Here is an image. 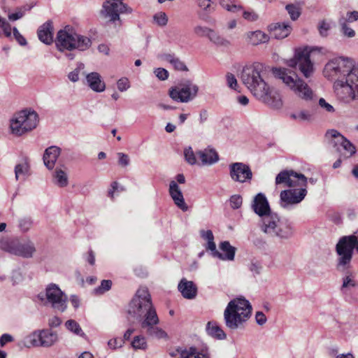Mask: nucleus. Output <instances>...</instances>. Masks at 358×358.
Segmentation results:
<instances>
[{
  "label": "nucleus",
  "mask_w": 358,
  "mask_h": 358,
  "mask_svg": "<svg viewBox=\"0 0 358 358\" xmlns=\"http://www.w3.org/2000/svg\"><path fill=\"white\" fill-rule=\"evenodd\" d=\"M323 75L335 80V92L341 101L350 103L358 99V64L354 65L348 58H334L325 64Z\"/></svg>",
  "instance_id": "f257e3e1"
},
{
  "label": "nucleus",
  "mask_w": 358,
  "mask_h": 358,
  "mask_svg": "<svg viewBox=\"0 0 358 358\" xmlns=\"http://www.w3.org/2000/svg\"><path fill=\"white\" fill-rule=\"evenodd\" d=\"M266 66L255 62L243 68L241 80L257 99L273 108L279 109L282 106L280 94L266 83Z\"/></svg>",
  "instance_id": "f03ea898"
},
{
  "label": "nucleus",
  "mask_w": 358,
  "mask_h": 358,
  "mask_svg": "<svg viewBox=\"0 0 358 358\" xmlns=\"http://www.w3.org/2000/svg\"><path fill=\"white\" fill-rule=\"evenodd\" d=\"M307 178L293 170L280 171L275 177L276 185H283L289 189L281 191L280 204L287 208L301 203L307 194Z\"/></svg>",
  "instance_id": "7ed1b4c3"
},
{
  "label": "nucleus",
  "mask_w": 358,
  "mask_h": 358,
  "mask_svg": "<svg viewBox=\"0 0 358 358\" xmlns=\"http://www.w3.org/2000/svg\"><path fill=\"white\" fill-rule=\"evenodd\" d=\"M273 73L299 99L306 102L316 101L317 95L315 91L293 71L286 68H278L273 70Z\"/></svg>",
  "instance_id": "20e7f679"
},
{
  "label": "nucleus",
  "mask_w": 358,
  "mask_h": 358,
  "mask_svg": "<svg viewBox=\"0 0 358 358\" xmlns=\"http://www.w3.org/2000/svg\"><path fill=\"white\" fill-rule=\"evenodd\" d=\"M252 305L244 297L231 300L224 310L225 325L231 330L243 327L252 314Z\"/></svg>",
  "instance_id": "39448f33"
},
{
  "label": "nucleus",
  "mask_w": 358,
  "mask_h": 358,
  "mask_svg": "<svg viewBox=\"0 0 358 358\" xmlns=\"http://www.w3.org/2000/svg\"><path fill=\"white\" fill-rule=\"evenodd\" d=\"M55 42L60 52L73 50L85 51L92 45V41L89 37L78 34L70 26H66L57 32Z\"/></svg>",
  "instance_id": "423d86ee"
},
{
  "label": "nucleus",
  "mask_w": 358,
  "mask_h": 358,
  "mask_svg": "<svg viewBox=\"0 0 358 358\" xmlns=\"http://www.w3.org/2000/svg\"><path fill=\"white\" fill-rule=\"evenodd\" d=\"M354 250L358 253V235L343 236L339 238L336 245V269L338 271L344 272L351 267Z\"/></svg>",
  "instance_id": "0eeeda50"
},
{
  "label": "nucleus",
  "mask_w": 358,
  "mask_h": 358,
  "mask_svg": "<svg viewBox=\"0 0 358 358\" xmlns=\"http://www.w3.org/2000/svg\"><path fill=\"white\" fill-rule=\"evenodd\" d=\"M259 227L266 234L280 239H288L292 236L294 233L291 224L287 221L281 220L279 216L274 213L261 219Z\"/></svg>",
  "instance_id": "6e6552de"
},
{
  "label": "nucleus",
  "mask_w": 358,
  "mask_h": 358,
  "mask_svg": "<svg viewBox=\"0 0 358 358\" xmlns=\"http://www.w3.org/2000/svg\"><path fill=\"white\" fill-rule=\"evenodd\" d=\"M38 123V115L34 111L24 110L15 114L10 120L12 134L20 136L32 129Z\"/></svg>",
  "instance_id": "1a4fd4ad"
},
{
  "label": "nucleus",
  "mask_w": 358,
  "mask_h": 358,
  "mask_svg": "<svg viewBox=\"0 0 358 358\" xmlns=\"http://www.w3.org/2000/svg\"><path fill=\"white\" fill-rule=\"evenodd\" d=\"M0 248L23 258H31L36 252L34 243L29 239L20 241L17 238H3L0 240Z\"/></svg>",
  "instance_id": "9d476101"
},
{
  "label": "nucleus",
  "mask_w": 358,
  "mask_h": 358,
  "mask_svg": "<svg viewBox=\"0 0 358 358\" xmlns=\"http://www.w3.org/2000/svg\"><path fill=\"white\" fill-rule=\"evenodd\" d=\"M38 298L45 301V304L50 305L55 311L64 313L67 309V295L56 284L48 285L45 293H40Z\"/></svg>",
  "instance_id": "9b49d317"
},
{
  "label": "nucleus",
  "mask_w": 358,
  "mask_h": 358,
  "mask_svg": "<svg viewBox=\"0 0 358 358\" xmlns=\"http://www.w3.org/2000/svg\"><path fill=\"white\" fill-rule=\"evenodd\" d=\"M150 294L147 287H140L127 308L129 317L138 320L152 306Z\"/></svg>",
  "instance_id": "f8f14e48"
},
{
  "label": "nucleus",
  "mask_w": 358,
  "mask_h": 358,
  "mask_svg": "<svg viewBox=\"0 0 358 358\" xmlns=\"http://www.w3.org/2000/svg\"><path fill=\"white\" fill-rule=\"evenodd\" d=\"M138 320L140 321L141 329L148 336L157 339L168 338L166 332L157 326L159 319L153 306L142 315V317H139Z\"/></svg>",
  "instance_id": "ddd939ff"
},
{
  "label": "nucleus",
  "mask_w": 358,
  "mask_h": 358,
  "mask_svg": "<svg viewBox=\"0 0 358 358\" xmlns=\"http://www.w3.org/2000/svg\"><path fill=\"white\" fill-rule=\"evenodd\" d=\"M287 64L291 68L298 66L306 78L311 77L315 71L314 64L310 60V51L307 48L296 49L294 57L289 59Z\"/></svg>",
  "instance_id": "4468645a"
},
{
  "label": "nucleus",
  "mask_w": 358,
  "mask_h": 358,
  "mask_svg": "<svg viewBox=\"0 0 358 358\" xmlns=\"http://www.w3.org/2000/svg\"><path fill=\"white\" fill-rule=\"evenodd\" d=\"M199 87L190 80H186L169 90V94L175 101L188 103L197 95Z\"/></svg>",
  "instance_id": "2eb2a0df"
},
{
  "label": "nucleus",
  "mask_w": 358,
  "mask_h": 358,
  "mask_svg": "<svg viewBox=\"0 0 358 358\" xmlns=\"http://www.w3.org/2000/svg\"><path fill=\"white\" fill-rule=\"evenodd\" d=\"M326 138L329 139V143L345 158L351 157L356 152L355 145L336 130L328 131L326 133Z\"/></svg>",
  "instance_id": "dca6fc26"
},
{
  "label": "nucleus",
  "mask_w": 358,
  "mask_h": 358,
  "mask_svg": "<svg viewBox=\"0 0 358 358\" xmlns=\"http://www.w3.org/2000/svg\"><path fill=\"white\" fill-rule=\"evenodd\" d=\"M123 0H105L103 4L102 13L110 21L120 20V14H130L132 9L122 2Z\"/></svg>",
  "instance_id": "f3484780"
},
{
  "label": "nucleus",
  "mask_w": 358,
  "mask_h": 358,
  "mask_svg": "<svg viewBox=\"0 0 358 358\" xmlns=\"http://www.w3.org/2000/svg\"><path fill=\"white\" fill-rule=\"evenodd\" d=\"M231 179L237 182H250L252 178V172L250 167L243 162H234L229 166Z\"/></svg>",
  "instance_id": "a211bd4d"
},
{
  "label": "nucleus",
  "mask_w": 358,
  "mask_h": 358,
  "mask_svg": "<svg viewBox=\"0 0 358 358\" xmlns=\"http://www.w3.org/2000/svg\"><path fill=\"white\" fill-rule=\"evenodd\" d=\"M176 352L179 358H211L209 349L206 345L178 348Z\"/></svg>",
  "instance_id": "6ab92c4d"
},
{
  "label": "nucleus",
  "mask_w": 358,
  "mask_h": 358,
  "mask_svg": "<svg viewBox=\"0 0 358 358\" xmlns=\"http://www.w3.org/2000/svg\"><path fill=\"white\" fill-rule=\"evenodd\" d=\"M252 208L261 219L266 217V215L272 213L268 200L262 193H258L255 196L252 203Z\"/></svg>",
  "instance_id": "aec40b11"
},
{
  "label": "nucleus",
  "mask_w": 358,
  "mask_h": 358,
  "mask_svg": "<svg viewBox=\"0 0 358 358\" xmlns=\"http://www.w3.org/2000/svg\"><path fill=\"white\" fill-rule=\"evenodd\" d=\"M169 193L175 205L178 208L182 211H187L188 210V206L185 201L182 190L175 180H171L170 182Z\"/></svg>",
  "instance_id": "412c9836"
},
{
  "label": "nucleus",
  "mask_w": 358,
  "mask_h": 358,
  "mask_svg": "<svg viewBox=\"0 0 358 358\" xmlns=\"http://www.w3.org/2000/svg\"><path fill=\"white\" fill-rule=\"evenodd\" d=\"M200 166H211L219 161L217 152L213 148H207L196 152Z\"/></svg>",
  "instance_id": "4be33fe9"
},
{
  "label": "nucleus",
  "mask_w": 358,
  "mask_h": 358,
  "mask_svg": "<svg viewBox=\"0 0 358 358\" xmlns=\"http://www.w3.org/2000/svg\"><path fill=\"white\" fill-rule=\"evenodd\" d=\"M86 85L95 92L101 93L106 90V83L101 76L97 72L86 74Z\"/></svg>",
  "instance_id": "5701e85b"
},
{
  "label": "nucleus",
  "mask_w": 358,
  "mask_h": 358,
  "mask_svg": "<svg viewBox=\"0 0 358 358\" xmlns=\"http://www.w3.org/2000/svg\"><path fill=\"white\" fill-rule=\"evenodd\" d=\"M220 250L224 252L222 254L217 251L216 248L212 253L214 257L219 258L222 260L233 261L234 259L236 248L231 246L229 241H223L220 244Z\"/></svg>",
  "instance_id": "b1692460"
},
{
  "label": "nucleus",
  "mask_w": 358,
  "mask_h": 358,
  "mask_svg": "<svg viewBox=\"0 0 358 358\" xmlns=\"http://www.w3.org/2000/svg\"><path fill=\"white\" fill-rule=\"evenodd\" d=\"M178 288L182 296L185 299H192L196 296L197 287L192 281L182 278L178 283Z\"/></svg>",
  "instance_id": "393cba45"
},
{
  "label": "nucleus",
  "mask_w": 358,
  "mask_h": 358,
  "mask_svg": "<svg viewBox=\"0 0 358 358\" xmlns=\"http://www.w3.org/2000/svg\"><path fill=\"white\" fill-rule=\"evenodd\" d=\"M271 34L277 39H282L289 35L292 27L288 23H275L268 27Z\"/></svg>",
  "instance_id": "a878e982"
},
{
  "label": "nucleus",
  "mask_w": 358,
  "mask_h": 358,
  "mask_svg": "<svg viewBox=\"0 0 358 358\" xmlns=\"http://www.w3.org/2000/svg\"><path fill=\"white\" fill-rule=\"evenodd\" d=\"M61 153V149L57 146L48 148L43 155V162L45 166L50 170L52 169Z\"/></svg>",
  "instance_id": "bb28decb"
},
{
  "label": "nucleus",
  "mask_w": 358,
  "mask_h": 358,
  "mask_svg": "<svg viewBox=\"0 0 358 358\" xmlns=\"http://www.w3.org/2000/svg\"><path fill=\"white\" fill-rule=\"evenodd\" d=\"M15 178L17 181H25L31 175L30 164L27 159H24L15 166Z\"/></svg>",
  "instance_id": "cd10ccee"
},
{
  "label": "nucleus",
  "mask_w": 358,
  "mask_h": 358,
  "mask_svg": "<svg viewBox=\"0 0 358 358\" xmlns=\"http://www.w3.org/2000/svg\"><path fill=\"white\" fill-rule=\"evenodd\" d=\"M245 37L246 42L252 45H258L269 41V36L260 30L248 31Z\"/></svg>",
  "instance_id": "c85d7f7f"
},
{
  "label": "nucleus",
  "mask_w": 358,
  "mask_h": 358,
  "mask_svg": "<svg viewBox=\"0 0 358 358\" xmlns=\"http://www.w3.org/2000/svg\"><path fill=\"white\" fill-rule=\"evenodd\" d=\"M59 341V336L57 331L51 329H41V347L50 348L55 345Z\"/></svg>",
  "instance_id": "c756f323"
},
{
  "label": "nucleus",
  "mask_w": 358,
  "mask_h": 358,
  "mask_svg": "<svg viewBox=\"0 0 358 358\" xmlns=\"http://www.w3.org/2000/svg\"><path fill=\"white\" fill-rule=\"evenodd\" d=\"M53 27L51 22L48 21L42 24L38 30V37L39 40L47 44L50 45L53 41Z\"/></svg>",
  "instance_id": "7c9ffc66"
},
{
  "label": "nucleus",
  "mask_w": 358,
  "mask_h": 358,
  "mask_svg": "<svg viewBox=\"0 0 358 358\" xmlns=\"http://www.w3.org/2000/svg\"><path fill=\"white\" fill-rule=\"evenodd\" d=\"M162 60L170 63L177 71H187L188 70L185 63L178 57L171 54H164L160 56Z\"/></svg>",
  "instance_id": "2f4dec72"
},
{
  "label": "nucleus",
  "mask_w": 358,
  "mask_h": 358,
  "mask_svg": "<svg viewBox=\"0 0 358 358\" xmlns=\"http://www.w3.org/2000/svg\"><path fill=\"white\" fill-rule=\"evenodd\" d=\"M41 329L32 331L24 338V344L27 348L41 347Z\"/></svg>",
  "instance_id": "473e14b6"
},
{
  "label": "nucleus",
  "mask_w": 358,
  "mask_h": 358,
  "mask_svg": "<svg viewBox=\"0 0 358 358\" xmlns=\"http://www.w3.org/2000/svg\"><path fill=\"white\" fill-rule=\"evenodd\" d=\"M53 182L60 187L68 185L69 180L66 173L60 169H57L53 174Z\"/></svg>",
  "instance_id": "72a5a7b5"
},
{
  "label": "nucleus",
  "mask_w": 358,
  "mask_h": 358,
  "mask_svg": "<svg viewBox=\"0 0 358 358\" xmlns=\"http://www.w3.org/2000/svg\"><path fill=\"white\" fill-rule=\"evenodd\" d=\"M206 330L209 335L218 339H224L226 338L224 331L215 323L209 322L207 324Z\"/></svg>",
  "instance_id": "f704fd0d"
},
{
  "label": "nucleus",
  "mask_w": 358,
  "mask_h": 358,
  "mask_svg": "<svg viewBox=\"0 0 358 358\" xmlns=\"http://www.w3.org/2000/svg\"><path fill=\"white\" fill-rule=\"evenodd\" d=\"M208 38L212 43L218 46L228 47L231 44L229 40L222 37L213 29H211Z\"/></svg>",
  "instance_id": "c9c22d12"
},
{
  "label": "nucleus",
  "mask_w": 358,
  "mask_h": 358,
  "mask_svg": "<svg viewBox=\"0 0 358 358\" xmlns=\"http://www.w3.org/2000/svg\"><path fill=\"white\" fill-rule=\"evenodd\" d=\"M291 117L299 122H310L314 120L313 113L306 109L301 110L296 113L292 114Z\"/></svg>",
  "instance_id": "e433bc0d"
},
{
  "label": "nucleus",
  "mask_w": 358,
  "mask_h": 358,
  "mask_svg": "<svg viewBox=\"0 0 358 358\" xmlns=\"http://www.w3.org/2000/svg\"><path fill=\"white\" fill-rule=\"evenodd\" d=\"M317 108L321 113L327 115H332L336 111L334 107L323 97L319 98Z\"/></svg>",
  "instance_id": "4c0bfd02"
},
{
  "label": "nucleus",
  "mask_w": 358,
  "mask_h": 358,
  "mask_svg": "<svg viewBox=\"0 0 358 358\" xmlns=\"http://www.w3.org/2000/svg\"><path fill=\"white\" fill-rule=\"evenodd\" d=\"M65 327L69 331L74 334L83 338L85 337V334L83 332L80 326L76 321L73 320H69L65 322Z\"/></svg>",
  "instance_id": "58836bf2"
},
{
  "label": "nucleus",
  "mask_w": 358,
  "mask_h": 358,
  "mask_svg": "<svg viewBox=\"0 0 358 358\" xmlns=\"http://www.w3.org/2000/svg\"><path fill=\"white\" fill-rule=\"evenodd\" d=\"M201 236L208 241L206 248L211 251V254L215 250L216 245L214 242V236L210 230H202L200 232Z\"/></svg>",
  "instance_id": "ea45409f"
},
{
  "label": "nucleus",
  "mask_w": 358,
  "mask_h": 358,
  "mask_svg": "<svg viewBox=\"0 0 358 358\" xmlns=\"http://www.w3.org/2000/svg\"><path fill=\"white\" fill-rule=\"evenodd\" d=\"M131 345L135 350H145L148 348L146 338L141 335L134 336Z\"/></svg>",
  "instance_id": "a19ab883"
},
{
  "label": "nucleus",
  "mask_w": 358,
  "mask_h": 358,
  "mask_svg": "<svg viewBox=\"0 0 358 358\" xmlns=\"http://www.w3.org/2000/svg\"><path fill=\"white\" fill-rule=\"evenodd\" d=\"M343 283L341 290L350 289L357 286V282L355 279V275L350 272H348L342 279Z\"/></svg>",
  "instance_id": "79ce46f5"
},
{
  "label": "nucleus",
  "mask_w": 358,
  "mask_h": 358,
  "mask_svg": "<svg viewBox=\"0 0 358 358\" xmlns=\"http://www.w3.org/2000/svg\"><path fill=\"white\" fill-rule=\"evenodd\" d=\"M184 156L185 161L190 165L198 164L199 162L196 159V153H194L192 147H187L184 150Z\"/></svg>",
  "instance_id": "37998d69"
},
{
  "label": "nucleus",
  "mask_w": 358,
  "mask_h": 358,
  "mask_svg": "<svg viewBox=\"0 0 358 358\" xmlns=\"http://www.w3.org/2000/svg\"><path fill=\"white\" fill-rule=\"evenodd\" d=\"M220 5L226 10L233 13L241 9V6L236 4V0H220Z\"/></svg>",
  "instance_id": "c03bdc74"
},
{
  "label": "nucleus",
  "mask_w": 358,
  "mask_h": 358,
  "mask_svg": "<svg viewBox=\"0 0 358 358\" xmlns=\"http://www.w3.org/2000/svg\"><path fill=\"white\" fill-rule=\"evenodd\" d=\"M338 24L341 27V31L344 36L348 38H352L355 36V31L347 23H345L343 19H339Z\"/></svg>",
  "instance_id": "a18cd8bd"
},
{
  "label": "nucleus",
  "mask_w": 358,
  "mask_h": 358,
  "mask_svg": "<svg viewBox=\"0 0 358 358\" xmlns=\"http://www.w3.org/2000/svg\"><path fill=\"white\" fill-rule=\"evenodd\" d=\"M29 10H30V8H27L26 6L17 8L14 13L8 15V18L10 21H15L20 20L25 15V13Z\"/></svg>",
  "instance_id": "49530a36"
},
{
  "label": "nucleus",
  "mask_w": 358,
  "mask_h": 358,
  "mask_svg": "<svg viewBox=\"0 0 358 358\" xmlns=\"http://www.w3.org/2000/svg\"><path fill=\"white\" fill-rule=\"evenodd\" d=\"M211 29L206 26L196 25L193 29L194 34L199 37H208Z\"/></svg>",
  "instance_id": "de8ad7c7"
},
{
  "label": "nucleus",
  "mask_w": 358,
  "mask_h": 358,
  "mask_svg": "<svg viewBox=\"0 0 358 358\" xmlns=\"http://www.w3.org/2000/svg\"><path fill=\"white\" fill-rule=\"evenodd\" d=\"M112 282L110 280H103L101 285L94 289V292L96 294H102L108 291L111 288Z\"/></svg>",
  "instance_id": "09e8293b"
},
{
  "label": "nucleus",
  "mask_w": 358,
  "mask_h": 358,
  "mask_svg": "<svg viewBox=\"0 0 358 358\" xmlns=\"http://www.w3.org/2000/svg\"><path fill=\"white\" fill-rule=\"evenodd\" d=\"M131 87L129 80L127 77H122L117 81V88L118 91L124 92Z\"/></svg>",
  "instance_id": "8fccbe9b"
},
{
  "label": "nucleus",
  "mask_w": 358,
  "mask_h": 358,
  "mask_svg": "<svg viewBox=\"0 0 358 358\" xmlns=\"http://www.w3.org/2000/svg\"><path fill=\"white\" fill-rule=\"evenodd\" d=\"M225 78L227 85L229 88L234 90L236 91H238V84L237 82V79L236 78L235 76L233 73L228 72L225 76Z\"/></svg>",
  "instance_id": "3c124183"
},
{
  "label": "nucleus",
  "mask_w": 358,
  "mask_h": 358,
  "mask_svg": "<svg viewBox=\"0 0 358 358\" xmlns=\"http://www.w3.org/2000/svg\"><path fill=\"white\" fill-rule=\"evenodd\" d=\"M154 21L161 27L166 26L168 22V17L164 12H159L153 16Z\"/></svg>",
  "instance_id": "603ef678"
},
{
  "label": "nucleus",
  "mask_w": 358,
  "mask_h": 358,
  "mask_svg": "<svg viewBox=\"0 0 358 358\" xmlns=\"http://www.w3.org/2000/svg\"><path fill=\"white\" fill-rule=\"evenodd\" d=\"M32 220L30 217H23L19 220V228L22 232L28 231L32 227Z\"/></svg>",
  "instance_id": "864d4df0"
},
{
  "label": "nucleus",
  "mask_w": 358,
  "mask_h": 358,
  "mask_svg": "<svg viewBox=\"0 0 358 358\" xmlns=\"http://www.w3.org/2000/svg\"><path fill=\"white\" fill-rule=\"evenodd\" d=\"M286 10H287L291 19L292 20H296L300 15V11L298 6L293 4H288L286 6Z\"/></svg>",
  "instance_id": "5fc2aeb1"
},
{
  "label": "nucleus",
  "mask_w": 358,
  "mask_h": 358,
  "mask_svg": "<svg viewBox=\"0 0 358 358\" xmlns=\"http://www.w3.org/2000/svg\"><path fill=\"white\" fill-rule=\"evenodd\" d=\"M0 28L2 29L4 35L9 38L11 36V26L10 24L7 22V20L5 18L0 17Z\"/></svg>",
  "instance_id": "6e6d98bb"
},
{
  "label": "nucleus",
  "mask_w": 358,
  "mask_h": 358,
  "mask_svg": "<svg viewBox=\"0 0 358 358\" xmlns=\"http://www.w3.org/2000/svg\"><path fill=\"white\" fill-rule=\"evenodd\" d=\"M230 206L234 209L239 208L243 203V199L240 195L234 194L230 197Z\"/></svg>",
  "instance_id": "4d7b16f0"
},
{
  "label": "nucleus",
  "mask_w": 358,
  "mask_h": 358,
  "mask_svg": "<svg viewBox=\"0 0 358 358\" xmlns=\"http://www.w3.org/2000/svg\"><path fill=\"white\" fill-rule=\"evenodd\" d=\"M339 19H343L347 24L355 22L358 20V11L348 12L345 16H342Z\"/></svg>",
  "instance_id": "13d9d810"
},
{
  "label": "nucleus",
  "mask_w": 358,
  "mask_h": 358,
  "mask_svg": "<svg viewBox=\"0 0 358 358\" xmlns=\"http://www.w3.org/2000/svg\"><path fill=\"white\" fill-rule=\"evenodd\" d=\"M118 157V164L122 167H125L129 165L130 159L128 155L123 152H117Z\"/></svg>",
  "instance_id": "bf43d9fd"
},
{
  "label": "nucleus",
  "mask_w": 358,
  "mask_h": 358,
  "mask_svg": "<svg viewBox=\"0 0 358 358\" xmlns=\"http://www.w3.org/2000/svg\"><path fill=\"white\" fill-rule=\"evenodd\" d=\"M124 344V340L121 338H113L108 341V345L112 350L122 348Z\"/></svg>",
  "instance_id": "052dcab7"
},
{
  "label": "nucleus",
  "mask_w": 358,
  "mask_h": 358,
  "mask_svg": "<svg viewBox=\"0 0 358 358\" xmlns=\"http://www.w3.org/2000/svg\"><path fill=\"white\" fill-rule=\"evenodd\" d=\"M13 36L20 45H26L27 42L25 38L19 32L16 27L13 29Z\"/></svg>",
  "instance_id": "680f3d73"
},
{
  "label": "nucleus",
  "mask_w": 358,
  "mask_h": 358,
  "mask_svg": "<svg viewBox=\"0 0 358 358\" xmlns=\"http://www.w3.org/2000/svg\"><path fill=\"white\" fill-rule=\"evenodd\" d=\"M197 4L204 11L210 12L212 10L211 0H197Z\"/></svg>",
  "instance_id": "e2e57ef3"
},
{
  "label": "nucleus",
  "mask_w": 358,
  "mask_h": 358,
  "mask_svg": "<svg viewBox=\"0 0 358 358\" xmlns=\"http://www.w3.org/2000/svg\"><path fill=\"white\" fill-rule=\"evenodd\" d=\"M155 76L161 80H165L169 77V72L163 68H157L155 69Z\"/></svg>",
  "instance_id": "0e129e2a"
},
{
  "label": "nucleus",
  "mask_w": 358,
  "mask_h": 358,
  "mask_svg": "<svg viewBox=\"0 0 358 358\" xmlns=\"http://www.w3.org/2000/svg\"><path fill=\"white\" fill-rule=\"evenodd\" d=\"M243 17L245 20L254 22L258 19V15L253 10H245L243 13Z\"/></svg>",
  "instance_id": "69168bd1"
},
{
  "label": "nucleus",
  "mask_w": 358,
  "mask_h": 358,
  "mask_svg": "<svg viewBox=\"0 0 358 358\" xmlns=\"http://www.w3.org/2000/svg\"><path fill=\"white\" fill-rule=\"evenodd\" d=\"M331 26L329 23L322 21L319 25V31L322 36H327Z\"/></svg>",
  "instance_id": "338daca9"
},
{
  "label": "nucleus",
  "mask_w": 358,
  "mask_h": 358,
  "mask_svg": "<svg viewBox=\"0 0 358 358\" xmlns=\"http://www.w3.org/2000/svg\"><path fill=\"white\" fill-rule=\"evenodd\" d=\"M255 321L257 324L262 326L266 324L267 318L263 312L257 311L255 313Z\"/></svg>",
  "instance_id": "774afa93"
}]
</instances>
